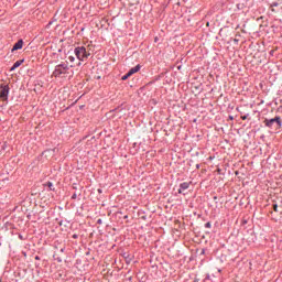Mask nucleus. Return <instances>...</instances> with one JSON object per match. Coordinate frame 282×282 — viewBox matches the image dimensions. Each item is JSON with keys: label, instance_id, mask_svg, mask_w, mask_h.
I'll list each match as a JSON object with an SVG mask.
<instances>
[{"label": "nucleus", "instance_id": "obj_4", "mask_svg": "<svg viewBox=\"0 0 282 282\" xmlns=\"http://www.w3.org/2000/svg\"><path fill=\"white\" fill-rule=\"evenodd\" d=\"M10 94V86L9 85H1L0 86V100H8V96Z\"/></svg>", "mask_w": 282, "mask_h": 282}, {"label": "nucleus", "instance_id": "obj_3", "mask_svg": "<svg viewBox=\"0 0 282 282\" xmlns=\"http://www.w3.org/2000/svg\"><path fill=\"white\" fill-rule=\"evenodd\" d=\"M265 127H275V129H280L281 127V117H275L273 119H265L264 120Z\"/></svg>", "mask_w": 282, "mask_h": 282}, {"label": "nucleus", "instance_id": "obj_1", "mask_svg": "<svg viewBox=\"0 0 282 282\" xmlns=\"http://www.w3.org/2000/svg\"><path fill=\"white\" fill-rule=\"evenodd\" d=\"M75 55L78 61H87L91 56V47L78 46L75 48Z\"/></svg>", "mask_w": 282, "mask_h": 282}, {"label": "nucleus", "instance_id": "obj_5", "mask_svg": "<svg viewBox=\"0 0 282 282\" xmlns=\"http://www.w3.org/2000/svg\"><path fill=\"white\" fill-rule=\"evenodd\" d=\"M23 48V40H19L14 45L11 52H17V50H22Z\"/></svg>", "mask_w": 282, "mask_h": 282}, {"label": "nucleus", "instance_id": "obj_7", "mask_svg": "<svg viewBox=\"0 0 282 282\" xmlns=\"http://www.w3.org/2000/svg\"><path fill=\"white\" fill-rule=\"evenodd\" d=\"M22 63H23V59L17 61V62L13 64V66L11 67V72H14V69H17V67H21Z\"/></svg>", "mask_w": 282, "mask_h": 282}, {"label": "nucleus", "instance_id": "obj_6", "mask_svg": "<svg viewBox=\"0 0 282 282\" xmlns=\"http://www.w3.org/2000/svg\"><path fill=\"white\" fill-rule=\"evenodd\" d=\"M138 72H140V65H137L135 67L131 68L128 72V76H133V74H138Z\"/></svg>", "mask_w": 282, "mask_h": 282}, {"label": "nucleus", "instance_id": "obj_14", "mask_svg": "<svg viewBox=\"0 0 282 282\" xmlns=\"http://www.w3.org/2000/svg\"><path fill=\"white\" fill-rule=\"evenodd\" d=\"M73 199H76V194L73 195Z\"/></svg>", "mask_w": 282, "mask_h": 282}, {"label": "nucleus", "instance_id": "obj_9", "mask_svg": "<svg viewBox=\"0 0 282 282\" xmlns=\"http://www.w3.org/2000/svg\"><path fill=\"white\" fill-rule=\"evenodd\" d=\"M127 78H131V75H129V73H127L126 75H123L121 77V80H127Z\"/></svg>", "mask_w": 282, "mask_h": 282}, {"label": "nucleus", "instance_id": "obj_8", "mask_svg": "<svg viewBox=\"0 0 282 282\" xmlns=\"http://www.w3.org/2000/svg\"><path fill=\"white\" fill-rule=\"evenodd\" d=\"M188 186H191V184H188V183H182V184H181V188L178 189V193H182V191L188 189Z\"/></svg>", "mask_w": 282, "mask_h": 282}, {"label": "nucleus", "instance_id": "obj_12", "mask_svg": "<svg viewBox=\"0 0 282 282\" xmlns=\"http://www.w3.org/2000/svg\"><path fill=\"white\" fill-rule=\"evenodd\" d=\"M47 186H48V188H51V191H52V188H54V184H52V183H47Z\"/></svg>", "mask_w": 282, "mask_h": 282}, {"label": "nucleus", "instance_id": "obj_2", "mask_svg": "<svg viewBox=\"0 0 282 282\" xmlns=\"http://www.w3.org/2000/svg\"><path fill=\"white\" fill-rule=\"evenodd\" d=\"M68 72H69V66L67 65V63H62L55 66L53 76L55 78H58L61 76H65V74H68Z\"/></svg>", "mask_w": 282, "mask_h": 282}, {"label": "nucleus", "instance_id": "obj_11", "mask_svg": "<svg viewBox=\"0 0 282 282\" xmlns=\"http://www.w3.org/2000/svg\"><path fill=\"white\" fill-rule=\"evenodd\" d=\"M273 210H274L275 213H279V205H273Z\"/></svg>", "mask_w": 282, "mask_h": 282}, {"label": "nucleus", "instance_id": "obj_10", "mask_svg": "<svg viewBox=\"0 0 282 282\" xmlns=\"http://www.w3.org/2000/svg\"><path fill=\"white\" fill-rule=\"evenodd\" d=\"M68 61H69V63H74V61H76V58L74 56H69Z\"/></svg>", "mask_w": 282, "mask_h": 282}, {"label": "nucleus", "instance_id": "obj_15", "mask_svg": "<svg viewBox=\"0 0 282 282\" xmlns=\"http://www.w3.org/2000/svg\"><path fill=\"white\" fill-rule=\"evenodd\" d=\"M242 120H246V117H242Z\"/></svg>", "mask_w": 282, "mask_h": 282}, {"label": "nucleus", "instance_id": "obj_13", "mask_svg": "<svg viewBox=\"0 0 282 282\" xmlns=\"http://www.w3.org/2000/svg\"><path fill=\"white\" fill-rule=\"evenodd\" d=\"M206 228H210V223H207V224H206Z\"/></svg>", "mask_w": 282, "mask_h": 282}]
</instances>
